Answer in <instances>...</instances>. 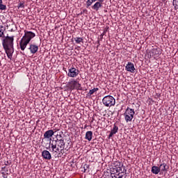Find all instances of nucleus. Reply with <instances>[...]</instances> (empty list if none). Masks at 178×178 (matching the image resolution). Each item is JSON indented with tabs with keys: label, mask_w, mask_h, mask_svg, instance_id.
<instances>
[{
	"label": "nucleus",
	"mask_w": 178,
	"mask_h": 178,
	"mask_svg": "<svg viewBox=\"0 0 178 178\" xmlns=\"http://www.w3.org/2000/svg\"><path fill=\"white\" fill-rule=\"evenodd\" d=\"M13 41H15V36H6L3 40V47L9 59H12L13 52H15L13 49Z\"/></svg>",
	"instance_id": "1"
},
{
	"label": "nucleus",
	"mask_w": 178,
	"mask_h": 178,
	"mask_svg": "<svg viewBox=\"0 0 178 178\" xmlns=\"http://www.w3.org/2000/svg\"><path fill=\"white\" fill-rule=\"evenodd\" d=\"M34 37H35V33L32 31H24V35L19 42V47L22 51H24L26 49L27 45L30 44V42L33 38H34Z\"/></svg>",
	"instance_id": "2"
},
{
	"label": "nucleus",
	"mask_w": 178,
	"mask_h": 178,
	"mask_svg": "<svg viewBox=\"0 0 178 178\" xmlns=\"http://www.w3.org/2000/svg\"><path fill=\"white\" fill-rule=\"evenodd\" d=\"M112 173L111 176L112 178H126L124 175H126V172L127 170L123 166V163H118L115 167L113 168Z\"/></svg>",
	"instance_id": "3"
},
{
	"label": "nucleus",
	"mask_w": 178,
	"mask_h": 178,
	"mask_svg": "<svg viewBox=\"0 0 178 178\" xmlns=\"http://www.w3.org/2000/svg\"><path fill=\"white\" fill-rule=\"evenodd\" d=\"M56 138L57 139L56 140H53L51 143L50 142L52 151H55L57 146L58 148H60V152H62V151L65 149L66 143H65V140L62 138V135H57Z\"/></svg>",
	"instance_id": "4"
},
{
	"label": "nucleus",
	"mask_w": 178,
	"mask_h": 178,
	"mask_svg": "<svg viewBox=\"0 0 178 178\" xmlns=\"http://www.w3.org/2000/svg\"><path fill=\"white\" fill-rule=\"evenodd\" d=\"M134 115H136L134 109L127 107L124 113L126 122L129 123V122H131V120H133V118H134Z\"/></svg>",
	"instance_id": "5"
},
{
	"label": "nucleus",
	"mask_w": 178,
	"mask_h": 178,
	"mask_svg": "<svg viewBox=\"0 0 178 178\" xmlns=\"http://www.w3.org/2000/svg\"><path fill=\"white\" fill-rule=\"evenodd\" d=\"M102 103L105 106H115V104H116V100L115 99V97L111 95H107L103 98Z\"/></svg>",
	"instance_id": "6"
},
{
	"label": "nucleus",
	"mask_w": 178,
	"mask_h": 178,
	"mask_svg": "<svg viewBox=\"0 0 178 178\" xmlns=\"http://www.w3.org/2000/svg\"><path fill=\"white\" fill-rule=\"evenodd\" d=\"M68 87L70 90H83V88H81V84H80V83L76 80H72L71 81L68 82Z\"/></svg>",
	"instance_id": "7"
},
{
	"label": "nucleus",
	"mask_w": 178,
	"mask_h": 178,
	"mask_svg": "<svg viewBox=\"0 0 178 178\" xmlns=\"http://www.w3.org/2000/svg\"><path fill=\"white\" fill-rule=\"evenodd\" d=\"M79 73H80V71L79 70L74 67H71L68 70L67 76L69 77H77Z\"/></svg>",
	"instance_id": "8"
},
{
	"label": "nucleus",
	"mask_w": 178,
	"mask_h": 178,
	"mask_svg": "<svg viewBox=\"0 0 178 178\" xmlns=\"http://www.w3.org/2000/svg\"><path fill=\"white\" fill-rule=\"evenodd\" d=\"M125 70L130 73H135L136 67H134V64L133 63L129 62L125 67Z\"/></svg>",
	"instance_id": "9"
},
{
	"label": "nucleus",
	"mask_w": 178,
	"mask_h": 178,
	"mask_svg": "<svg viewBox=\"0 0 178 178\" xmlns=\"http://www.w3.org/2000/svg\"><path fill=\"white\" fill-rule=\"evenodd\" d=\"M42 156L44 159H47V161H51V159H52V156L48 150H43L42 152Z\"/></svg>",
	"instance_id": "10"
},
{
	"label": "nucleus",
	"mask_w": 178,
	"mask_h": 178,
	"mask_svg": "<svg viewBox=\"0 0 178 178\" xmlns=\"http://www.w3.org/2000/svg\"><path fill=\"white\" fill-rule=\"evenodd\" d=\"M31 54H36V52L38 51V46L35 44H31L30 47L29 48Z\"/></svg>",
	"instance_id": "11"
},
{
	"label": "nucleus",
	"mask_w": 178,
	"mask_h": 178,
	"mask_svg": "<svg viewBox=\"0 0 178 178\" xmlns=\"http://www.w3.org/2000/svg\"><path fill=\"white\" fill-rule=\"evenodd\" d=\"M54 134H55V132H54V130L49 129V130L47 131L46 132H44V138H51V137H52V136H54Z\"/></svg>",
	"instance_id": "12"
},
{
	"label": "nucleus",
	"mask_w": 178,
	"mask_h": 178,
	"mask_svg": "<svg viewBox=\"0 0 178 178\" xmlns=\"http://www.w3.org/2000/svg\"><path fill=\"white\" fill-rule=\"evenodd\" d=\"M102 6V3H101V2L97 1L93 6H92V9H93V10H96V12H98Z\"/></svg>",
	"instance_id": "13"
},
{
	"label": "nucleus",
	"mask_w": 178,
	"mask_h": 178,
	"mask_svg": "<svg viewBox=\"0 0 178 178\" xmlns=\"http://www.w3.org/2000/svg\"><path fill=\"white\" fill-rule=\"evenodd\" d=\"M151 54L152 56H159L161 55V49H152Z\"/></svg>",
	"instance_id": "14"
},
{
	"label": "nucleus",
	"mask_w": 178,
	"mask_h": 178,
	"mask_svg": "<svg viewBox=\"0 0 178 178\" xmlns=\"http://www.w3.org/2000/svg\"><path fill=\"white\" fill-rule=\"evenodd\" d=\"M159 172H161L160 167H158L156 165L152 167V173H153V175H159Z\"/></svg>",
	"instance_id": "15"
},
{
	"label": "nucleus",
	"mask_w": 178,
	"mask_h": 178,
	"mask_svg": "<svg viewBox=\"0 0 178 178\" xmlns=\"http://www.w3.org/2000/svg\"><path fill=\"white\" fill-rule=\"evenodd\" d=\"M160 171L161 172H168V170L169 169V165H168L166 163H162L159 166Z\"/></svg>",
	"instance_id": "16"
},
{
	"label": "nucleus",
	"mask_w": 178,
	"mask_h": 178,
	"mask_svg": "<svg viewBox=\"0 0 178 178\" xmlns=\"http://www.w3.org/2000/svg\"><path fill=\"white\" fill-rule=\"evenodd\" d=\"M86 140H88V141H91L92 140V131H88L86 134L85 136Z\"/></svg>",
	"instance_id": "17"
},
{
	"label": "nucleus",
	"mask_w": 178,
	"mask_h": 178,
	"mask_svg": "<svg viewBox=\"0 0 178 178\" xmlns=\"http://www.w3.org/2000/svg\"><path fill=\"white\" fill-rule=\"evenodd\" d=\"M99 89L98 88H94L92 90H90L89 92L87 94L88 97H91L94 92H97Z\"/></svg>",
	"instance_id": "18"
},
{
	"label": "nucleus",
	"mask_w": 178,
	"mask_h": 178,
	"mask_svg": "<svg viewBox=\"0 0 178 178\" xmlns=\"http://www.w3.org/2000/svg\"><path fill=\"white\" fill-rule=\"evenodd\" d=\"M5 31V27L3 25L0 24V38L4 37L5 34L3 32Z\"/></svg>",
	"instance_id": "19"
},
{
	"label": "nucleus",
	"mask_w": 178,
	"mask_h": 178,
	"mask_svg": "<svg viewBox=\"0 0 178 178\" xmlns=\"http://www.w3.org/2000/svg\"><path fill=\"white\" fill-rule=\"evenodd\" d=\"M97 1H98V0H88L86 1V8H90V6H91V5H92V3L97 2Z\"/></svg>",
	"instance_id": "20"
},
{
	"label": "nucleus",
	"mask_w": 178,
	"mask_h": 178,
	"mask_svg": "<svg viewBox=\"0 0 178 178\" xmlns=\"http://www.w3.org/2000/svg\"><path fill=\"white\" fill-rule=\"evenodd\" d=\"M118 130H119V127L116 126V124H114L113 129H111V133H113L114 134H116L118 133Z\"/></svg>",
	"instance_id": "21"
},
{
	"label": "nucleus",
	"mask_w": 178,
	"mask_h": 178,
	"mask_svg": "<svg viewBox=\"0 0 178 178\" xmlns=\"http://www.w3.org/2000/svg\"><path fill=\"white\" fill-rule=\"evenodd\" d=\"M74 40L76 44H80L81 42H83V38H74Z\"/></svg>",
	"instance_id": "22"
},
{
	"label": "nucleus",
	"mask_w": 178,
	"mask_h": 178,
	"mask_svg": "<svg viewBox=\"0 0 178 178\" xmlns=\"http://www.w3.org/2000/svg\"><path fill=\"white\" fill-rule=\"evenodd\" d=\"M172 5L175 9H178V0H173Z\"/></svg>",
	"instance_id": "23"
},
{
	"label": "nucleus",
	"mask_w": 178,
	"mask_h": 178,
	"mask_svg": "<svg viewBox=\"0 0 178 178\" xmlns=\"http://www.w3.org/2000/svg\"><path fill=\"white\" fill-rule=\"evenodd\" d=\"M0 10H6V6L3 4H0Z\"/></svg>",
	"instance_id": "24"
},
{
	"label": "nucleus",
	"mask_w": 178,
	"mask_h": 178,
	"mask_svg": "<svg viewBox=\"0 0 178 178\" xmlns=\"http://www.w3.org/2000/svg\"><path fill=\"white\" fill-rule=\"evenodd\" d=\"M20 8H22V9H24V3L20 2L18 4V9H20Z\"/></svg>",
	"instance_id": "25"
},
{
	"label": "nucleus",
	"mask_w": 178,
	"mask_h": 178,
	"mask_svg": "<svg viewBox=\"0 0 178 178\" xmlns=\"http://www.w3.org/2000/svg\"><path fill=\"white\" fill-rule=\"evenodd\" d=\"M90 168V165H88V164H85L84 165H83V169H84V172H86V171L87 170H88Z\"/></svg>",
	"instance_id": "26"
},
{
	"label": "nucleus",
	"mask_w": 178,
	"mask_h": 178,
	"mask_svg": "<svg viewBox=\"0 0 178 178\" xmlns=\"http://www.w3.org/2000/svg\"><path fill=\"white\" fill-rule=\"evenodd\" d=\"M52 152H54L55 154H58V152H59V147L56 146V148L54 149V151H52Z\"/></svg>",
	"instance_id": "27"
},
{
	"label": "nucleus",
	"mask_w": 178,
	"mask_h": 178,
	"mask_svg": "<svg viewBox=\"0 0 178 178\" xmlns=\"http://www.w3.org/2000/svg\"><path fill=\"white\" fill-rule=\"evenodd\" d=\"M4 164L6 165V166H9V165H10V161H5Z\"/></svg>",
	"instance_id": "28"
},
{
	"label": "nucleus",
	"mask_w": 178,
	"mask_h": 178,
	"mask_svg": "<svg viewBox=\"0 0 178 178\" xmlns=\"http://www.w3.org/2000/svg\"><path fill=\"white\" fill-rule=\"evenodd\" d=\"M113 134H115L113 133L112 131H111L110 134L108 135V138H111V137H113Z\"/></svg>",
	"instance_id": "29"
},
{
	"label": "nucleus",
	"mask_w": 178,
	"mask_h": 178,
	"mask_svg": "<svg viewBox=\"0 0 178 178\" xmlns=\"http://www.w3.org/2000/svg\"><path fill=\"white\" fill-rule=\"evenodd\" d=\"M2 175H3V178H8V175H6V174H5V172H2Z\"/></svg>",
	"instance_id": "30"
},
{
	"label": "nucleus",
	"mask_w": 178,
	"mask_h": 178,
	"mask_svg": "<svg viewBox=\"0 0 178 178\" xmlns=\"http://www.w3.org/2000/svg\"><path fill=\"white\" fill-rule=\"evenodd\" d=\"M105 0H98V1L97 2H100V3H102V2H104Z\"/></svg>",
	"instance_id": "31"
},
{
	"label": "nucleus",
	"mask_w": 178,
	"mask_h": 178,
	"mask_svg": "<svg viewBox=\"0 0 178 178\" xmlns=\"http://www.w3.org/2000/svg\"><path fill=\"white\" fill-rule=\"evenodd\" d=\"M57 156H58V158H59V156H60V153H58V154H57Z\"/></svg>",
	"instance_id": "32"
},
{
	"label": "nucleus",
	"mask_w": 178,
	"mask_h": 178,
	"mask_svg": "<svg viewBox=\"0 0 178 178\" xmlns=\"http://www.w3.org/2000/svg\"><path fill=\"white\" fill-rule=\"evenodd\" d=\"M3 2H2V0H0V4H2Z\"/></svg>",
	"instance_id": "33"
},
{
	"label": "nucleus",
	"mask_w": 178,
	"mask_h": 178,
	"mask_svg": "<svg viewBox=\"0 0 178 178\" xmlns=\"http://www.w3.org/2000/svg\"><path fill=\"white\" fill-rule=\"evenodd\" d=\"M84 12H87V10H86V9H85V10H83V13H84Z\"/></svg>",
	"instance_id": "34"
}]
</instances>
